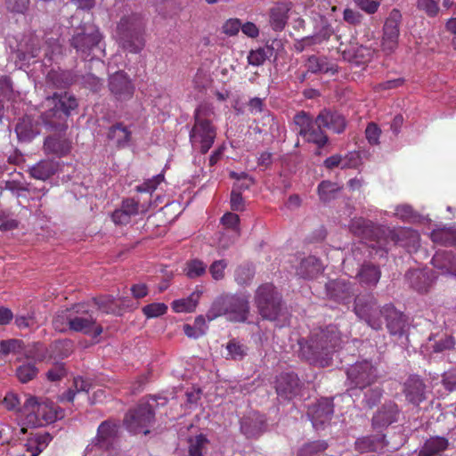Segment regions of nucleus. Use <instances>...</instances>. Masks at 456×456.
<instances>
[{
  "label": "nucleus",
  "instance_id": "19",
  "mask_svg": "<svg viewBox=\"0 0 456 456\" xmlns=\"http://www.w3.org/2000/svg\"><path fill=\"white\" fill-rule=\"evenodd\" d=\"M326 295L338 303L347 304L354 294L353 285L344 279L331 280L325 285Z\"/></svg>",
  "mask_w": 456,
  "mask_h": 456
},
{
  "label": "nucleus",
  "instance_id": "10",
  "mask_svg": "<svg viewBox=\"0 0 456 456\" xmlns=\"http://www.w3.org/2000/svg\"><path fill=\"white\" fill-rule=\"evenodd\" d=\"M354 311L372 329L379 330L382 328V309L378 306L377 300L372 294L357 296L354 299Z\"/></svg>",
  "mask_w": 456,
  "mask_h": 456
},
{
  "label": "nucleus",
  "instance_id": "28",
  "mask_svg": "<svg viewBox=\"0 0 456 456\" xmlns=\"http://www.w3.org/2000/svg\"><path fill=\"white\" fill-rule=\"evenodd\" d=\"M434 266L444 273L456 277V253L452 251H439L432 258Z\"/></svg>",
  "mask_w": 456,
  "mask_h": 456
},
{
  "label": "nucleus",
  "instance_id": "39",
  "mask_svg": "<svg viewBox=\"0 0 456 456\" xmlns=\"http://www.w3.org/2000/svg\"><path fill=\"white\" fill-rule=\"evenodd\" d=\"M45 151L48 153L56 155H65L69 151V142L68 140L60 136H48L44 143Z\"/></svg>",
  "mask_w": 456,
  "mask_h": 456
},
{
  "label": "nucleus",
  "instance_id": "25",
  "mask_svg": "<svg viewBox=\"0 0 456 456\" xmlns=\"http://www.w3.org/2000/svg\"><path fill=\"white\" fill-rule=\"evenodd\" d=\"M300 381L294 373H283L276 381V392L284 399H291L299 392Z\"/></svg>",
  "mask_w": 456,
  "mask_h": 456
},
{
  "label": "nucleus",
  "instance_id": "63",
  "mask_svg": "<svg viewBox=\"0 0 456 456\" xmlns=\"http://www.w3.org/2000/svg\"><path fill=\"white\" fill-rule=\"evenodd\" d=\"M253 278V273L248 267H239L235 272V280L240 284H247Z\"/></svg>",
  "mask_w": 456,
  "mask_h": 456
},
{
  "label": "nucleus",
  "instance_id": "1",
  "mask_svg": "<svg viewBox=\"0 0 456 456\" xmlns=\"http://www.w3.org/2000/svg\"><path fill=\"white\" fill-rule=\"evenodd\" d=\"M345 338L336 326L314 331L305 344L300 343V353L311 364L329 366L332 355L342 347Z\"/></svg>",
  "mask_w": 456,
  "mask_h": 456
},
{
  "label": "nucleus",
  "instance_id": "44",
  "mask_svg": "<svg viewBox=\"0 0 456 456\" xmlns=\"http://www.w3.org/2000/svg\"><path fill=\"white\" fill-rule=\"evenodd\" d=\"M454 345V338L452 336L444 335L438 340H436L434 338L430 337L427 344V347L433 353H443L444 351L452 349Z\"/></svg>",
  "mask_w": 456,
  "mask_h": 456
},
{
  "label": "nucleus",
  "instance_id": "29",
  "mask_svg": "<svg viewBox=\"0 0 456 456\" xmlns=\"http://www.w3.org/2000/svg\"><path fill=\"white\" fill-rule=\"evenodd\" d=\"M265 420L262 416L254 414L243 418L240 422V430L248 438L259 436L264 431Z\"/></svg>",
  "mask_w": 456,
  "mask_h": 456
},
{
  "label": "nucleus",
  "instance_id": "38",
  "mask_svg": "<svg viewBox=\"0 0 456 456\" xmlns=\"http://www.w3.org/2000/svg\"><path fill=\"white\" fill-rule=\"evenodd\" d=\"M307 70L312 73H336L337 69L328 61L326 57L312 55L306 62Z\"/></svg>",
  "mask_w": 456,
  "mask_h": 456
},
{
  "label": "nucleus",
  "instance_id": "6",
  "mask_svg": "<svg viewBox=\"0 0 456 456\" xmlns=\"http://www.w3.org/2000/svg\"><path fill=\"white\" fill-rule=\"evenodd\" d=\"M248 314L249 303L247 297L226 294L216 298L206 316L208 321L224 315L231 322H244L247 321Z\"/></svg>",
  "mask_w": 456,
  "mask_h": 456
},
{
  "label": "nucleus",
  "instance_id": "5",
  "mask_svg": "<svg viewBox=\"0 0 456 456\" xmlns=\"http://www.w3.org/2000/svg\"><path fill=\"white\" fill-rule=\"evenodd\" d=\"M213 110L208 105H200L194 111V124L190 131V142L193 150L206 154L216 137V128L210 120Z\"/></svg>",
  "mask_w": 456,
  "mask_h": 456
},
{
  "label": "nucleus",
  "instance_id": "43",
  "mask_svg": "<svg viewBox=\"0 0 456 456\" xmlns=\"http://www.w3.org/2000/svg\"><path fill=\"white\" fill-rule=\"evenodd\" d=\"M342 186L337 183L330 181H322L318 185V194L320 200L323 202H330L337 198L338 193L341 191Z\"/></svg>",
  "mask_w": 456,
  "mask_h": 456
},
{
  "label": "nucleus",
  "instance_id": "20",
  "mask_svg": "<svg viewBox=\"0 0 456 456\" xmlns=\"http://www.w3.org/2000/svg\"><path fill=\"white\" fill-rule=\"evenodd\" d=\"M400 411L394 402L385 403L372 417V426L376 429L387 428L389 425L396 422Z\"/></svg>",
  "mask_w": 456,
  "mask_h": 456
},
{
  "label": "nucleus",
  "instance_id": "18",
  "mask_svg": "<svg viewBox=\"0 0 456 456\" xmlns=\"http://www.w3.org/2000/svg\"><path fill=\"white\" fill-rule=\"evenodd\" d=\"M333 413L334 405L330 398H322L308 409V416L316 430L322 429L326 424H329Z\"/></svg>",
  "mask_w": 456,
  "mask_h": 456
},
{
  "label": "nucleus",
  "instance_id": "40",
  "mask_svg": "<svg viewBox=\"0 0 456 456\" xmlns=\"http://www.w3.org/2000/svg\"><path fill=\"white\" fill-rule=\"evenodd\" d=\"M384 439L383 435L364 436L356 440L355 447L360 452H376L384 447Z\"/></svg>",
  "mask_w": 456,
  "mask_h": 456
},
{
  "label": "nucleus",
  "instance_id": "59",
  "mask_svg": "<svg viewBox=\"0 0 456 456\" xmlns=\"http://www.w3.org/2000/svg\"><path fill=\"white\" fill-rule=\"evenodd\" d=\"M382 390L379 387L369 389L364 395L363 402L369 407H374L381 399Z\"/></svg>",
  "mask_w": 456,
  "mask_h": 456
},
{
  "label": "nucleus",
  "instance_id": "15",
  "mask_svg": "<svg viewBox=\"0 0 456 456\" xmlns=\"http://www.w3.org/2000/svg\"><path fill=\"white\" fill-rule=\"evenodd\" d=\"M119 425L116 420L107 419L102 421L98 428L94 439L92 441V448L99 450L115 449L118 443Z\"/></svg>",
  "mask_w": 456,
  "mask_h": 456
},
{
  "label": "nucleus",
  "instance_id": "12",
  "mask_svg": "<svg viewBox=\"0 0 456 456\" xmlns=\"http://www.w3.org/2000/svg\"><path fill=\"white\" fill-rule=\"evenodd\" d=\"M294 124L297 129V134L309 142L315 143L319 148L323 147L328 142V136L319 126H316L315 120L305 111L295 115Z\"/></svg>",
  "mask_w": 456,
  "mask_h": 456
},
{
  "label": "nucleus",
  "instance_id": "47",
  "mask_svg": "<svg viewBox=\"0 0 456 456\" xmlns=\"http://www.w3.org/2000/svg\"><path fill=\"white\" fill-rule=\"evenodd\" d=\"M208 443V438L202 434L191 437L189 439V455L202 456L203 451L206 449Z\"/></svg>",
  "mask_w": 456,
  "mask_h": 456
},
{
  "label": "nucleus",
  "instance_id": "36",
  "mask_svg": "<svg viewBox=\"0 0 456 456\" xmlns=\"http://www.w3.org/2000/svg\"><path fill=\"white\" fill-rule=\"evenodd\" d=\"M281 46L280 40H273L271 45H267L265 48H258L249 52L248 56V61L250 65L260 66L265 61L273 55V52L275 48Z\"/></svg>",
  "mask_w": 456,
  "mask_h": 456
},
{
  "label": "nucleus",
  "instance_id": "51",
  "mask_svg": "<svg viewBox=\"0 0 456 456\" xmlns=\"http://www.w3.org/2000/svg\"><path fill=\"white\" fill-rule=\"evenodd\" d=\"M324 441H314L305 444L300 450V456H319L327 449Z\"/></svg>",
  "mask_w": 456,
  "mask_h": 456
},
{
  "label": "nucleus",
  "instance_id": "8",
  "mask_svg": "<svg viewBox=\"0 0 456 456\" xmlns=\"http://www.w3.org/2000/svg\"><path fill=\"white\" fill-rule=\"evenodd\" d=\"M255 303L260 315L265 320L276 321L281 315V296L271 283L258 287Z\"/></svg>",
  "mask_w": 456,
  "mask_h": 456
},
{
  "label": "nucleus",
  "instance_id": "45",
  "mask_svg": "<svg viewBox=\"0 0 456 456\" xmlns=\"http://www.w3.org/2000/svg\"><path fill=\"white\" fill-rule=\"evenodd\" d=\"M22 349L23 342L20 339L11 338L0 340V359L7 357L11 354H19Z\"/></svg>",
  "mask_w": 456,
  "mask_h": 456
},
{
  "label": "nucleus",
  "instance_id": "56",
  "mask_svg": "<svg viewBox=\"0 0 456 456\" xmlns=\"http://www.w3.org/2000/svg\"><path fill=\"white\" fill-rule=\"evenodd\" d=\"M417 8L429 17H435L439 12L438 4L435 0H418Z\"/></svg>",
  "mask_w": 456,
  "mask_h": 456
},
{
  "label": "nucleus",
  "instance_id": "27",
  "mask_svg": "<svg viewBox=\"0 0 456 456\" xmlns=\"http://www.w3.org/2000/svg\"><path fill=\"white\" fill-rule=\"evenodd\" d=\"M132 132L123 123H116L109 128L107 138L118 148H125L129 144Z\"/></svg>",
  "mask_w": 456,
  "mask_h": 456
},
{
  "label": "nucleus",
  "instance_id": "26",
  "mask_svg": "<svg viewBox=\"0 0 456 456\" xmlns=\"http://www.w3.org/2000/svg\"><path fill=\"white\" fill-rule=\"evenodd\" d=\"M15 132L20 141L30 142L39 134V124L30 116H25L17 123Z\"/></svg>",
  "mask_w": 456,
  "mask_h": 456
},
{
  "label": "nucleus",
  "instance_id": "31",
  "mask_svg": "<svg viewBox=\"0 0 456 456\" xmlns=\"http://www.w3.org/2000/svg\"><path fill=\"white\" fill-rule=\"evenodd\" d=\"M290 5L286 3H280L270 10V25L273 29L281 31L289 20Z\"/></svg>",
  "mask_w": 456,
  "mask_h": 456
},
{
  "label": "nucleus",
  "instance_id": "22",
  "mask_svg": "<svg viewBox=\"0 0 456 456\" xmlns=\"http://www.w3.org/2000/svg\"><path fill=\"white\" fill-rule=\"evenodd\" d=\"M382 315L387 322V328L391 335L402 336L404 333L407 319L401 312L392 305H387L382 308Z\"/></svg>",
  "mask_w": 456,
  "mask_h": 456
},
{
  "label": "nucleus",
  "instance_id": "60",
  "mask_svg": "<svg viewBox=\"0 0 456 456\" xmlns=\"http://www.w3.org/2000/svg\"><path fill=\"white\" fill-rule=\"evenodd\" d=\"M163 179H164V176L162 175H158L154 176L152 179L147 180L142 185L137 186V191L151 192L163 181Z\"/></svg>",
  "mask_w": 456,
  "mask_h": 456
},
{
  "label": "nucleus",
  "instance_id": "4",
  "mask_svg": "<svg viewBox=\"0 0 456 456\" xmlns=\"http://www.w3.org/2000/svg\"><path fill=\"white\" fill-rule=\"evenodd\" d=\"M145 21L139 13L122 16L117 23L114 37L124 51L139 53L145 46Z\"/></svg>",
  "mask_w": 456,
  "mask_h": 456
},
{
  "label": "nucleus",
  "instance_id": "54",
  "mask_svg": "<svg viewBox=\"0 0 456 456\" xmlns=\"http://www.w3.org/2000/svg\"><path fill=\"white\" fill-rule=\"evenodd\" d=\"M430 238L435 243L442 245H452L454 243L453 234L449 230L445 229L433 231L430 234Z\"/></svg>",
  "mask_w": 456,
  "mask_h": 456
},
{
  "label": "nucleus",
  "instance_id": "64",
  "mask_svg": "<svg viewBox=\"0 0 456 456\" xmlns=\"http://www.w3.org/2000/svg\"><path fill=\"white\" fill-rule=\"evenodd\" d=\"M443 384L449 391L456 390V370H451L443 375Z\"/></svg>",
  "mask_w": 456,
  "mask_h": 456
},
{
  "label": "nucleus",
  "instance_id": "11",
  "mask_svg": "<svg viewBox=\"0 0 456 456\" xmlns=\"http://www.w3.org/2000/svg\"><path fill=\"white\" fill-rule=\"evenodd\" d=\"M94 338L102 333V327L96 322V318L83 304L73 305L70 330Z\"/></svg>",
  "mask_w": 456,
  "mask_h": 456
},
{
  "label": "nucleus",
  "instance_id": "33",
  "mask_svg": "<svg viewBox=\"0 0 456 456\" xmlns=\"http://www.w3.org/2000/svg\"><path fill=\"white\" fill-rule=\"evenodd\" d=\"M405 277L410 286L420 293L427 292L432 281L428 273L423 270L409 271Z\"/></svg>",
  "mask_w": 456,
  "mask_h": 456
},
{
  "label": "nucleus",
  "instance_id": "50",
  "mask_svg": "<svg viewBox=\"0 0 456 456\" xmlns=\"http://www.w3.org/2000/svg\"><path fill=\"white\" fill-rule=\"evenodd\" d=\"M207 265L200 259H193L186 264L185 273L190 279H195L206 273Z\"/></svg>",
  "mask_w": 456,
  "mask_h": 456
},
{
  "label": "nucleus",
  "instance_id": "24",
  "mask_svg": "<svg viewBox=\"0 0 456 456\" xmlns=\"http://www.w3.org/2000/svg\"><path fill=\"white\" fill-rule=\"evenodd\" d=\"M403 392L406 400L414 405H419L426 399V386L418 376H411L406 379Z\"/></svg>",
  "mask_w": 456,
  "mask_h": 456
},
{
  "label": "nucleus",
  "instance_id": "21",
  "mask_svg": "<svg viewBox=\"0 0 456 456\" xmlns=\"http://www.w3.org/2000/svg\"><path fill=\"white\" fill-rule=\"evenodd\" d=\"M315 125L320 129L327 128L337 134H340L345 130V118L337 111L330 110H322L315 118Z\"/></svg>",
  "mask_w": 456,
  "mask_h": 456
},
{
  "label": "nucleus",
  "instance_id": "9",
  "mask_svg": "<svg viewBox=\"0 0 456 456\" xmlns=\"http://www.w3.org/2000/svg\"><path fill=\"white\" fill-rule=\"evenodd\" d=\"M154 420L155 412L151 405L148 403H141L126 413L124 425L130 433L148 435L149 428Z\"/></svg>",
  "mask_w": 456,
  "mask_h": 456
},
{
  "label": "nucleus",
  "instance_id": "42",
  "mask_svg": "<svg viewBox=\"0 0 456 456\" xmlns=\"http://www.w3.org/2000/svg\"><path fill=\"white\" fill-rule=\"evenodd\" d=\"M200 295V291H194L186 298L175 300L172 303V309L175 313H191L195 310Z\"/></svg>",
  "mask_w": 456,
  "mask_h": 456
},
{
  "label": "nucleus",
  "instance_id": "32",
  "mask_svg": "<svg viewBox=\"0 0 456 456\" xmlns=\"http://www.w3.org/2000/svg\"><path fill=\"white\" fill-rule=\"evenodd\" d=\"M356 276L362 285L374 287L380 279L381 272L379 266L365 263L361 266Z\"/></svg>",
  "mask_w": 456,
  "mask_h": 456
},
{
  "label": "nucleus",
  "instance_id": "7",
  "mask_svg": "<svg viewBox=\"0 0 456 456\" xmlns=\"http://www.w3.org/2000/svg\"><path fill=\"white\" fill-rule=\"evenodd\" d=\"M24 411H28L25 421L31 427H41L62 419L63 411L52 401H38L29 396L24 403Z\"/></svg>",
  "mask_w": 456,
  "mask_h": 456
},
{
  "label": "nucleus",
  "instance_id": "41",
  "mask_svg": "<svg viewBox=\"0 0 456 456\" xmlns=\"http://www.w3.org/2000/svg\"><path fill=\"white\" fill-rule=\"evenodd\" d=\"M73 305L56 312L53 318V329L61 333H65L70 330Z\"/></svg>",
  "mask_w": 456,
  "mask_h": 456
},
{
  "label": "nucleus",
  "instance_id": "58",
  "mask_svg": "<svg viewBox=\"0 0 456 456\" xmlns=\"http://www.w3.org/2000/svg\"><path fill=\"white\" fill-rule=\"evenodd\" d=\"M241 28V22L240 19L232 18L227 20L222 26V32L228 37H234L238 35Z\"/></svg>",
  "mask_w": 456,
  "mask_h": 456
},
{
  "label": "nucleus",
  "instance_id": "53",
  "mask_svg": "<svg viewBox=\"0 0 456 456\" xmlns=\"http://www.w3.org/2000/svg\"><path fill=\"white\" fill-rule=\"evenodd\" d=\"M142 311L147 318H157L167 313V306L164 303H152L144 305Z\"/></svg>",
  "mask_w": 456,
  "mask_h": 456
},
{
  "label": "nucleus",
  "instance_id": "17",
  "mask_svg": "<svg viewBox=\"0 0 456 456\" xmlns=\"http://www.w3.org/2000/svg\"><path fill=\"white\" fill-rule=\"evenodd\" d=\"M108 87L111 95L119 102L130 100L134 93V85L125 71H117L109 77Z\"/></svg>",
  "mask_w": 456,
  "mask_h": 456
},
{
  "label": "nucleus",
  "instance_id": "2",
  "mask_svg": "<svg viewBox=\"0 0 456 456\" xmlns=\"http://www.w3.org/2000/svg\"><path fill=\"white\" fill-rule=\"evenodd\" d=\"M349 230L362 240L376 242V244H370V247H377L385 250H387V243L388 239L395 244L401 243L402 239L404 237H410L413 240H419V234L414 231L402 229L395 232L389 228L376 226L372 222L362 217L352 219L349 224Z\"/></svg>",
  "mask_w": 456,
  "mask_h": 456
},
{
  "label": "nucleus",
  "instance_id": "16",
  "mask_svg": "<svg viewBox=\"0 0 456 456\" xmlns=\"http://www.w3.org/2000/svg\"><path fill=\"white\" fill-rule=\"evenodd\" d=\"M402 14L397 9H393L387 18L383 27L382 50L389 54L398 45Z\"/></svg>",
  "mask_w": 456,
  "mask_h": 456
},
{
  "label": "nucleus",
  "instance_id": "35",
  "mask_svg": "<svg viewBox=\"0 0 456 456\" xmlns=\"http://www.w3.org/2000/svg\"><path fill=\"white\" fill-rule=\"evenodd\" d=\"M449 442L443 436H432L426 440L419 450V456H436L447 449Z\"/></svg>",
  "mask_w": 456,
  "mask_h": 456
},
{
  "label": "nucleus",
  "instance_id": "48",
  "mask_svg": "<svg viewBox=\"0 0 456 456\" xmlns=\"http://www.w3.org/2000/svg\"><path fill=\"white\" fill-rule=\"evenodd\" d=\"M52 356L54 358L68 357L72 352V342L69 339L55 341L50 346Z\"/></svg>",
  "mask_w": 456,
  "mask_h": 456
},
{
  "label": "nucleus",
  "instance_id": "57",
  "mask_svg": "<svg viewBox=\"0 0 456 456\" xmlns=\"http://www.w3.org/2000/svg\"><path fill=\"white\" fill-rule=\"evenodd\" d=\"M227 267V262L224 259L216 260L209 266V273L216 281H220L224 277V270Z\"/></svg>",
  "mask_w": 456,
  "mask_h": 456
},
{
  "label": "nucleus",
  "instance_id": "14",
  "mask_svg": "<svg viewBox=\"0 0 456 456\" xmlns=\"http://www.w3.org/2000/svg\"><path fill=\"white\" fill-rule=\"evenodd\" d=\"M346 375L352 388L363 389L378 379L377 369L369 361L354 363L346 370Z\"/></svg>",
  "mask_w": 456,
  "mask_h": 456
},
{
  "label": "nucleus",
  "instance_id": "34",
  "mask_svg": "<svg viewBox=\"0 0 456 456\" xmlns=\"http://www.w3.org/2000/svg\"><path fill=\"white\" fill-rule=\"evenodd\" d=\"M58 170L55 161L45 159L35 164L29 168L30 175L37 180L45 181L53 175Z\"/></svg>",
  "mask_w": 456,
  "mask_h": 456
},
{
  "label": "nucleus",
  "instance_id": "13",
  "mask_svg": "<svg viewBox=\"0 0 456 456\" xmlns=\"http://www.w3.org/2000/svg\"><path fill=\"white\" fill-rule=\"evenodd\" d=\"M102 37L94 26H87L76 33L70 39V45L82 58H87L98 47Z\"/></svg>",
  "mask_w": 456,
  "mask_h": 456
},
{
  "label": "nucleus",
  "instance_id": "61",
  "mask_svg": "<svg viewBox=\"0 0 456 456\" xmlns=\"http://www.w3.org/2000/svg\"><path fill=\"white\" fill-rule=\"evenodd\" d=\"M221 222L227 229H231L239 234L238 225L240 223V217L238 215L233 213H226L222 217Z\"/></svg>",
  "mask_w": 456,
  "mask_h": 456
},
{
  "label": "nucleus",
  "instance_id": "30",
  "mask_svg": "<svg viewBox=\"0 0 456 456\" xmlns=\"http://www.w3.org/2000/svg\"><path fill=\"white\" fill-rule=\"evenodd\" d=\"M322 271V265L314 256H309L301 260L297 268V274L304 279H313Z\"/></svg>",
  "mask_w": 456,
  "mask_h": 456
},
{
  "label": "nucleus",
  "instance_id": "37",
  "mask_svg": "<svg viewBox=\"0 0 456 456\" xmlns=\"http://www.w3.org/2000/svg\"><path fill=\"white\" fill-rule=\"evenodd\" d=\"M52 436L49 433L37 434L28 437L25 444L26 451L31 456H38L49 444Z\"/></svg>",
  "mask_w": 456,
  "mask_h": 456
},
{
  "label": "nucleus",
  "instance_id": "46",
  "mask_svg": "<svg viewBox=\"0 0 456 456\" xmlns=\"http://www.w3.org/2000/svg\"><path fill=\"white\" fill-rule=\"evenodd\" d=\"M227 359L241 360L248 351V347L235 339L230 340L226 345Z\"/></svg>",
  "mask_w": 456,
  "mask_h": 456
},
{
  "label": "nucleus",
  "instance_id": "62",
  "mask_svg": "<svg viewBox=\"0 0 456 456\" xmlns=\"http://www.w3.org/2000/svg\"><path fill=\"white\" fill-rule=\"evenodd\" d=\"M3 403L8 411H20V399L18 395L12 392H9L5 395Z\"/></svg>",
  "mask_w": 456,
  "mask_h": 456
},
{
  "label": "nucleus",
  "instance_id": "55",
  "mask_svg": "<svg viewBox=\"0 0 456 456\" xmlns=\"http://www.w3.org/2000/svg\"><path fill=\"white\" fill-rule=\"evenodd\" d=\"M67 373L65 363L56 362L47 370L45 375L49 381L56 382L66 377Z\"/></svg>",
  "mask_w": 456,
  "mask_h": 456
},
{
  "label": "nucleus",
  "instance_id": "52",
  "mask_svg": "<svg viewBox=\"0 0 456 456\" xmlns=\"http://www.w3.org/2000/svg\"><path fill=\"white\" fill-rule=\"evenodd\" d=\"M230 175L231 177L237 180L232 189L237 191L240 192L242 190H247L254 183L253 178L248 176V175L244 172L240 174L236 172H231Z\"/></svg>",
  "mask_w": 456,
  "mask_h": 456
},
{
  "label": "nucleus",
  "instance_id": "23",
  "mask_svg": "<svg viewBox=\"0 0 456 456\" xmlns=\"http://www.w3.org/2000/svg\"><path fill=\"white\" fill-rule=\"evenodd\" d=\"M141 212L139 202L134 199L128 198L122 200L118 208L115 209L111 214V219L115 224H127L133 216L139 215Z\"/></svg>",
  "mask_w": 456,
  "mask_h": 456
},
{
  "label": "nucleus",
  "instance_id": "49",
  "mask_svg": "<svg viewBox=\"0 0 456 456\" xmlns=\"http://www.w3.org/2000/svg\"><path fill=\"white\" fill-rule=\"evenodd\" d=\"M38 373V370L34 363H24L20 365L16 369V376L21 383H27L33 379Z\"/></svg>",
  "mask_w": 456,
  "mask_h": 456
},
{
  "label": "nucleus",
  "instance_id": "3",
  "mask_svg": "<svg viewBox=\"0 0 456 456\" xmlns=\"http://www.w3.org/2000/svg\"><path fill=\"white\" fill-rule=\"evenodd\" d=\"M42 106L45 109L40 118L43 125L53 131L62 132L68 127L67 118L78 106L77 100L68 92L47 96Z\"/></svg>",
  "mask_w": 456,
  "mask_h": 456
}]
</instances>
